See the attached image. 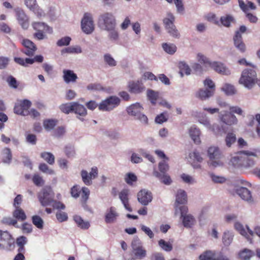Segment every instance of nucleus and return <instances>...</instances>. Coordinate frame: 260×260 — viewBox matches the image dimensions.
<instances>
[{"label": "nucleus", "instance_id": "52", "mask_svg": "<svg viewBox=\"0 0 260 260\" xmlns=\"http://www.w3.org/2000/svg\"><path fill=\"white\" fill-rule=\"evenodd\" d=\"M74 103L75 102H71L62 104L60 106V109L62 112L69 114L71 112H73Z\"/></svg>", "mask_w": 260, "mask_h": 260}, {"label": "nucleus", "instance_id": "2", "mask_svg": "<svg viewBox=\"0 0 260 260\" xmlns=\"http://www.w3.org/2000/svg\"><path fill=\"white\" fill-rule=\"evenodd\" d=\"M187 211L188 208L185 206H176L174 214L177 216L180 213L183 226L185 228H191L196 224L197 221L192 215L187 214Z\"/></svg>", "mask_w": 260, "mask_h": 260}, {"label": "nucleus", "instance_id": "46", "mask_svg": "<svg viewBox=\"0 0 260 260\" xmlns=\"http://www.w3.org/2000/svg\"><path fill=\"white\" fill-rule=\"evenodd\" d=\"M254 157L253 155H249L246 154H244V164H243V168L248 169L252 167L255 164V160L251 158V157ZM254 157H255L254 156Z\"/></svg>", "mask_w": 260, "mask_h": 260}, {"label": "nucleus", "instance_id": "24", "mask_svg": "<svg viewBox=\"0 0 260 260\" xmlns=\"http://www.w3.org/2000/svg\"><path fill=\"white\" fill-rule=\"evenodd\" d=\"M187 202V196L186 191L182 189L177 190L176 194L175 206H180ZM176 206H175V208Z\"/></svg>", "mask_w": 260, "mask_h": 260}, {"label": "nucleus", "instance_id": "36", "mask_svg": "<svg viewBox=\"0 0 260 260\" xmlns=\"http://www.w3.org/2000/svg\"><path fill=\"white\" fill-rule=\"evenodd\" d=\"M234 233L231 231H225L223 233L222 236V243L224 246H229L233 241Z\"/></svg>", "mask_w": 260, "mask_h": 260}, {"label": "nucleus", "instance_id": "11", "mask_svg": "<svg viewBox=\"0 0 260 260\" xmlns=\"http://www.w3.org/2000/svg\"><path fill=\"white\" fill-rule=\"evenodd\" d=\"M93 15L90 13H85L81 20V28L86 35L91 34L94 30Z\"/></svg>", "mask_w": 260, "mask_h": 260}, {"label": "nucleus", "instance_id": "19", "mask_svg": "<svg viewBox=\"0 0 260 260\" xmlns=\"http://www.w3.org/2000/svg\"><path fill=\"white\" fill-rule=\"evenodd\" d=\"M236 192L243 200L252 203L253 202V199L250 190L244 187H237L236 189Z\"/></svg>", "mask_w": 260, "mask_h": 260}, {"label": "nucleus", "instance_id": "35", "mask_svg": "<svg viewBox=\"0 0 260 260\" xmlns=\"http://www.w3.org/2000/svg\"><path fill=\"white\" fill-rule=\"evenodd\" d=\"M239 5L244 13L248 12L249 10H255L256 9V7L254 3L247 0L245 2L243 0H239Z\"/></svg>", "mask_w": 260, "mask_h": 260}, {"label": "nucleus", "instance_id": "58", "mask_svg": "<svg viewBox=\"0 0 260 260\" xmlns=\"http://www.w3.org/2000/svg\"><path fill=\"white\" fill-rule=\"evenodd\" d=\"M81 200L83 203H85L88 200L90 194V190L86 187H83L81 189Z\"/></svg>", "mask_w": 260, "mask_h": 260}, {"label": "nucleus", "instance_id": "15", "mask_svg": "<svg viewBox=\"0 0 260 260\" xmlns=\"http://www.w3.org/2000/svg\"><path fill=\"white\" fill-rule=\"evenodd\" d=\"M31 106V102L27 100H24L18 102L14 107L15 113L22 115H28V109Z\"/></svg>", "mask_w": 260, "mask_h": 260}, {"label": "nucleus", "instance_id": "40", "mask_svg": "<svg viewBox=\"0 0 260 260\" xmlns=\"http://www.w3.org/2000/svg\"><path fill=\"white\" fill-rule=\"evenodd\" d=\"M217 253L215 251L207 250L202 253L200 256V260H215Z\"/></svg>", "mask_w": 260, "mask_h": 260}, {"label": "nucleus", "instance_id": "21", "mask_svg": "<svg viewBox=\"0 0 260 260\" xmlns=\"http://www.w3.org/2000/svg\"><path fill=\"white\" fill-rule=\"evenodd\" d=\"M214 94V91L212 89L201 88L196 92L195 96L201 101H206L213 96Z\"/></svg>", "mask_w": 260, "mask_h": 260}, {"label": "nucleus", "instance_id": "22", "mask_svg": "<svg viewBox=\"0 0 260 260\" xmlns=\"http://www.w3.org/2000/svg\"><path fill=\"white\" fill-rule=\"evenodd\" d=\"M129 190L127 188L122 189L119 193V198L123 205L125 209L128 211H132V209L129 204L128 196Z\"/></svg>", "mask_w": 260, "mask_h": 260}, {"label": "nucleus", "instance_id": "7", "mask_svg": "<svg viewBox=\"0 0 260 260\" xmlns=\"http://www.w3.org/2000/svg\"><path fill=\"white\" fill-rule=\"evenodd\" d=\"M175 17L171 12H168L163 19V23L165 29L169 35L173 38L179 39L180 33L174 24Z\"/></svg>", "mask_w": 260, "mask_h": 260}, {"label": "nucleus", "instance_id": "53", "mask_svg": "<svg viewBox=\"0 0 260 260\" xmlns=\"http://www.w3.org/2000/svg\"><path fill=\"white\" fill-rule=\"evenodd\" d=\"M57 123V120L54 119H46L43 121V126L47 131H50L54 128Z\"/></svg>", "mask_w": 260, "mask_h": 260}, {"label": "nucleus", "instance_id": "9", "mask_svg": "<svg viewBox=\"0 0 260 260\" xmlns=\"http://www.w3.org/2000/svg\"><path fill=\"white\" fill-rule=\"evenodd\" d=\"M120 103V99L115 95L110 96L99 104V109L104 112H110L117 107Z\"/></svg>", "mask_w": 260, "mask_h": 260}, {"label": "nucleus", "instance_id": "59", "mask_svg": "<svg viewBox=\"0 0 260 260\" xmlns=\"http://www.w3.org/2000/svg\"><path fill=\"white\" fill-rule=\"evenodd\" d=\"M39 168L41 172L46 174L50 175L55 174L54 171L49 168L48 166L45 163L40 164Z\"/></svg>", "mask_w": 260, "mask_h": 260}, {"label": "nucleus", "instance_id": "28", "mask_svg": "<svg viewBox=\"0 0 260 260\" xmlns=\"http://www.w3.org/2000/svg\"><path fill=\"white\" fill-rule=\"evenodd\" d=\"M32 26L37 31H43L49 34L52 32V29L44 22H34L32 23Z\"/></svg>", "mask_w": 260, "mask_h": 260}, {"label": "nucleus", "instance_id": "26", "mask_svg": "<svg viewBox=\"0 0 260 260\" xmlns=\"http://www.w3.org/2000/svg\"><path fill=\"white\" fill-rule=\"evenodd\" d=\"M173 242L174 240L173 239H170L167 241L164 239H161L158 241V245L162 250L166 252H170L173 248Z\"/></svg>", "mask_w": 260, "mask_h": 260}, {"label": "nucleus", "instance_id": "64", "mask_svg": "<svg viewBox=\"0 0 260 260\" xmlns=\"http://www.w3.org/2000/svg\"><path fill=\"white\" fill-rule=\"evenodd\" d=\"M32 181L34 184L38 186H43L44 184L45 181L42 177L38 174H35L32 177Z\"/></svg>", "mask_w": 260, "mask_h": 260}, {"label": "nucleus", "instance_id": "30", "mask_svg": "<svg viewBox=\"0 0 260 260\" xmlns=\"http://www.w3.org/2000/svg\"><path fill=\"white\" fill-rule=\"evenodd\" d=\"M73 112L81 117H78L80 120L83 121V117L87 115V111L85 107L77 102H75Z\"/></svg>", "mask_w": 260, "mask_h": 260}, {"label": "nucleus", "instance_id": "48", "mask_svg": "<svg viewBox=\"0 0 260 260\" xmlns=\"http://www.w3.org/2000/svg\"><path fill=\"white\" fill-rule=\"evenodd\" d=\"M162 47L164 50L168 54H173L177 50V47L176 45L172 43H163Z\"/></svg>", "mask_w": 260, "mask_h": 260}, {"label": "nucleus", "instance_id": "41", "mask_svg": "<svg viewBox=\"0 0 260 260\" xmlns=\"http://www.w3.org/2000/svg\"><path fill=\"white\" fill-rule=\"evenodd\" d=\"M1 155L3 162L10 164L12 160L11 151L9 148H4L1 152Z\"/></svg>", "mask_w": 260, "mask_h": 260}, {"label": "nucleus", "instance_id": "17", "mask_svg": "<svg viewBox=\"0 0 260 260\" xmlns=\"http://www.w3.org/2000/svg\"><path fill=\"white\" fill-rule=\"evenodd\" d=\"M137 199L139 202L142 205L146 206L152 201V195L150 191L144 189L138 193Z\"/></svg>", "mask_w": 260, "mask_h": 260}, {"label": "nucleus", "instance_id": "38", "mask_svg": "<svg viewBox=\"0 0 260 260\" xmlns=\"http://www.w3.org/2000/svg\"><path fill=\"white\" fill-rule=\"evenodd\" d=\"M221 90L227 95H233L237 93V90L235 86L228 83L222 85Z\"/></svg>", "mask_w": 260, "mask_h": 260}, {"label": "nucleus", "instance_id": "62", "mask_svg": "<svg viewBox=\"0 0 260 260\" xmlns=\"http://www.w3.org/2000/svg\"><path fill=\"white\" fill-rule=\"evenodd\" d=\"M71 40V38L69 36L62 37L57 41L56 45L59 47L68 46L70 44Z\"/></svg>", "mask_w": 260, "mask_h": 260}, {"label": "nucleus", "instance_id": "49", "mask_svg": "<svg viewBox=\"0 0 260 260\" xmlns=\"http://www.w3.org/2000/svg\"><path fill=\"white\" fill-rule=\"evenodd\" d=\"M41 157L49 165H52L55 161V157L53 154L50 152H44L41 153Z\"/></svg>", "mask_w": 260, "mask_h": 260}, {"label": "nucleus", "instance_id": "54", "mask_svg": "<svg viewBox=\"0 0 260 260\" xmlns=\"http://www.w3.org/2000/svg\"><path fill=\"white\" fill-rule=\"evenodd\" d=\"M81 177L83 182L86 185L89 186L92 184V181L91 178H89L88 172L83 170L81 171Z\"/></svg>", "mask_w": 260, "mask_h": 260}, {"label": "nucleus", "instance_id": "23", "mask_svg": "<svg viewBox=\"0 0 260 260\" xmlns=\"http://www.w3.org/2000/svg\"><path fill=\"white\" fill-rule=\"evenodd\" d=\"M203 158L200 154L197 151H193L189 154V162L191 164L192 167L195 169L200 168L201 166L199 164H196V162H200L202 161Z\"/></svg>", "mask_w": 260, "mask_h": 260}, {"label": "nucleus", "instance_id": "18", "mask_svg": "<svg viewBox=\"0 0 260 260\" xmlns=\"http://www.w3.org/2000/svg\"><path fill=\"white\" fill-rule=\"evenodd\" d=\"M210 68L223 75L228 76L231 74L230 69L221 62L213 61Z\"/></svg>", "mask_w": 260, "mask_h": 260}, {"label": "nucleus", "instance_id": "31", "mask_svg": "<svg viewBox=\"0 0 260 260\" xmlns=\"http://www.w3.org/2000/svg\"><path fill=\"white\" fill-rule=\"evenodd\" d=\"M128 86L130 91L133 93H139L144 89L142 79H140L137 82H132L129 83Z\"/></svg>", "mask_w": 260, "mask_h": 260}, {"label": "nucleus", "instance_id": "55", "mask_svg": "<svg viewBox=\"0 0 260 260\" xmlns=\"http://www.w3.org/2000/svg\"><path fill=\"white\" fill-rule=\"evenodd\" d=\"M209 176L214 183L222 184L226 181V179L224 177L217 175L214 173H210Z\"/></svg>", "mask_w": 260, "mask_h": 260}, {"label": "nucleus", "instance_id": "44", "mask_svg": "<svg viewBox=\"0 0 260 260\" xmlns=\"http://www.w3.org/2000/svg\"><path fill=\"white\" fill-rule=\"evenodd\" d=\"M33 224L38 229L42 230L44 228V222L43 219L39 215H33L31 217Z\"/></svg>", "mask_w": 260, "mask_h": 260}, {"label": "nucleus", "instance_id": "8", "mask_svg": "<svg viewBox=\"0 0 260 260\" xmlns=\"http://www.w3.org/2000/svg\"><path fill=\"white\" fill-rule=\"evenodd\" d=\"M198 122L205 127L208 131L213 133L216 136L221 135L224 133L223 126L216 122L212 123L207 116L199 118Z\"/></svg>", "mask_w": 260, "mask_h": 260}, {"label": "nucleus", "instance_id": "51", "mask_svg": "<svg viewBox=\"0 0 260 260\" xmlns=\"http://www.w3.org/2000/svg\"><path fill=\"white\" fill-rule=\"evenodd\" d=\"M13 216L15 218L21 221H24L26 219L25 212L20 208H15L13 212Z\"/></svg>", "mask_w": 260, "mask_h": 260}, {"label": "nucleus", "instance_id": "13", "mask_svg": "<svg viewBox=\"0 0 260 260\" xmlns=\"http://www.w3.org/2000/svg\"><path fill=\"white\" fill-rule=\"evenodd\" d=\"M16 19L24 29H27L29 26V19L28 16L25 14L23 10L20 8H16L14 9Z\"/></svg>", "mask_w": 260, "mask_h": 260}, {"label": "nucleus", "instance_id": "43", "mask_svg": "<svg viewBox=\"0 0 260 260\" xmlns=\"http://www.w3.org/2000/svg\"><path fill=\"white\" fill-rule=\"evenodd\" d=\"M82 52L81 48L78 45L72 46L61 50V53L79 54Z\"/></svg>", "mask_w": 260, "mask_h": 260}, {"label": "nucleus", "instance_id": "42", "mask_svg": "<svg viewBox=\"0 0 260 260\" xmlns=\"http://www.w3.org/2000/svg\"><path fill=\"white\" fill-rule=\"evenodd\" d=\"M103 60L104 63L110 67H114L117 65V61L114 59L113 56L106 53L103 55Z\"/></svg>", "mask_w": 260, "mask_h": 260}, {"label": "nucleus", "instance_id": "10", "mask_svg": "<svg viewBox=\"0 0 260 260\" xmlns=\"http://www.w3.org/2000/svg\"><path fill=\"white\" fill-rule=\"evenodd\" d=\"M208 156L210 159L208 161L210 166L216 168L223 165V162L220 160L221 153L218 147H210L208 150Z\"/></svg>", "mask_w": 260, "mask_h": 260}, {"label": "nucleus", "instance_id": "20", "mask_svg": "<svg viewBox=\"0 0 260 260\" xmlns=\"http://www.w3.org/2000/svg\"><path fill=\"white\" fill-rule=\"evenodd\" d=\"M22 45L25 48L23 52L27 56H32L37 50V47L32 42L28 39H23Z\"/></svg>", "mask_w": 260, "mask_h": 260}, {"label": "nucleus", "instance_id": "33", "mask_svg": "<svg viewBox=\"0 0 260 260\" xmlns=\"http://www.w3.org/2000/svg\"><path fill=\"white\" fill-rule=\"evenodd\" d=\"M143 110L142 106L139 103H136L127 107L126 111L129 115L136 117L141 113Z\"/></svg>", "mask_w": 260, "mask_h": 260}, {"label": "nucleus", "instance_id": "37", "mask_svg": "<svg viewBox=\"0 0 260 260\" xmlns=\"http://www.w3.org/2000/svg\"><path fill=\"white\" fill-rule=\"evenodd\" d=\"M189 134L191 138L195 143L200 144L201 143L200 138L201 132L196 126H192L190 128Z\"/></svg>", "mask_w": 260, "mask_h": 260}, {"label": "nucleus", "instance_id": "27", "mask_svg": "<svg viewBox=\"0 0 260 260\" xmlns=\"http://www.w3.org/2000/svg\"><path fill=\"white\" fill-rule=\"evenodd\" d=\"M235 47L241 52L244 53L246 51V46L242 40V37H240L238 33L235 35L233 37Z\"/></svg>", "mask_w": 260, "mask_h": 260}, {"label": "nucleus", "instance_id": "14", "mask_svg": "<svg viewBox=\"0 0 260 260\" xmlns=\"http://www.w3.org/2000/svg\"><path fill=\"white\" fill-rule=\"evenodd\" d=\"M218 117L220 122L229 126L236 125L238 123L236 116L228 111L220 112Z\"/></svg>", "mask_w": 260, "mask_h": 260}, {"label": "nucleus", "instance_id": "34", "mask_svg": "<svg viewBox=\"0 0 260 260\" xmlns=\"http://www.w3.org/2000/svg\"><path fill=\"white\" fill-rule=\"evenodd\" d=\"M73 219L77 226L82 230H87L90 224L88 221L84 220L80 216L76 215L73 216Z\"/></svg>", "mask_w": 260, "mask_h": 260}, {"label": "nucleus", "instance_id": "12", "mask_svg": "<svg viewBox=\"0 0 260 260\" xmlns=\"http://www.w3.org/2000/svg\"><path fill=\"white\" fill-rule=\"evenodd\" d=\"M38 197L41 204L47 206L53 202L54 193L51 187L46 186L38 193Z\"/></svg>", "mask_w": 260, "mask_h": 260}, {"label": "nucleus", "instance_id": "6", "mask_svg": "<svg viewBox=\"0 0 260 260\" xmlns=\"http://www.w3.org/2000/svg\"><path fill=\"white\" fill-rule=\"evenodd\" d=\"M98 24L103 30H112L113 28H115L116 25L115 17L112 13L105 12L100 15Z\"/></svg>", "mask_w": 260, "mask_h": 260}, {"label": "nucleus", "instance_id": "32", "mask_svg": "<svg viewBox=\"0 0 260 260\" xmlns=\"http://www.w3.org/2000/svg\"><path fill=\"white\" fill-rule=\"evenodd\" d=\"M220 24L225 27H230L232 24L236 23V19L231 14L222 16L220 18Z\"/></svg>", "mask_w": 260, "mask_h": 260}, {"label": "nucleus", "instance_id": "5", "mask_svg": "<svg viewBox=\"0 0 260 260\" xmlns=\"http://www.w3.org/2000/svg\"><path fill=\"white\" fill-rule=\"evenodd\" d=\"M244 154L258 157H260V149L257 148L252 150H244L238 152L231 158L230 161L231 164L235 168H243L245 159Z\"/></svg>", "mask_w": 260, "mask_h": 260}, {"label": "nucleus", "instance_id": "29", "mask_svg": "<svg viewBox=\"0 0 260 260\" xmlns=\"http://www.w3.org/2000/svg\"><path fill=\"white\" fill-rule=\"evenodd\" d=\"M77 78V75L73 71L70 70H64L63 71V79L66 83L75 82Z\"/></svg>", "mask_w": 260, "mask_h": 260}, {"label": "nucleus", "instance_id": "4", "mask_svg": "<svg viewBox=\"0 0 260 260\" xmlns=\"http://www.w3.org/2000/svg\"><path fill=\"white\" fill-rule=\"evenodd\" d=\"M235 229L240 235L244 237L251 244L253 243V236L255 233L260 238V226H256L254 229V231L246 225L244 226L241 223L236 222L234 224Z\"/></svg>", "mask_w": 260, "mask_h": 260}, {"label": "nucleus", "instance_id": "50", "mask_svg": "<svg viewBox=\"0 0 260 260\" xmlns=\"http://www.w3.org/2000/svg\"><path fill=\"white\" fill-rule=\"evenodd\" d=\"M180 74L182 77L184 74L189 75L190 74L191 70L187 64L185 62H180L179 64Z\"/></svg>", "mask_w": 260, "mask_h": 260}, {"label": "nucleus", "instance_id": "25", "mask_svg": "<svg viewBox=\"0 0 260 260\" xmlns=\"http://www.w3.org/2000/svg\"><path fill=\"white\" fill-rule=\"evenodd\" d=\"M197 60L204 67L208 70L210 68L213 61H211L205 55L201 52H199L196 55Z\"/></svg>", "mask_w": 260, "mask_h": 260}, {"label": "nucleus", "instance_id": "1", "mask_svg": "<svg viewBox=\"0 0 260 260\" xmlns=\"http://www.w3.org/2000/svg\"><path fill=\"white\" fill-rule=\"evenodd\" d=\"M256 81V73L254 68L244 70L239 79V83L248 89H251Z\"/></svg>", "mask_w": 260, "mask_h": 260}, {"label": "nucleus", "instance_id": "57", "mask_svg": "<svg viewBox=\"0 0 260 260\" xmlns=\"http://www.w3.org/2000/svg\"><path fill=\"white\" fill-rule=\"evenodd\" d=\"M124 180L128 185H132L133 182L137 181V177L134 173L130 172L125 174Z\"/></svg>", "mask_w": 260, "mask_h": 260}, {"label": "nucleus", "instance_id": "56", "mask_svg": "<svg viewBox=\"0 0 260 260\" xmlns=\"http://www.w3.org/2000/svg\"><path fill=\"white\" fill-rule=\"evenodd\" d=\"M236 140L235 134L233 133H228L225 139L226 145L229 147H231L236 142Z\"/></svg>", "mask_w": 260, "mask_h": 260}, {"label": "nucleus", "instance_id": "63", "mask_svg": "<svg viewBox=\"0 0 260 260\" xmlns=\"http://www.w3.org/2000/svg\"><path fill=\"white\" fill-rule=\"evenodd\" d=\"M56 217L59 222H64L68 220V215L65 212L58 211L56 213Z\"/></svg>", "mask_w": 260, "mask_h": 260}, {"label": "nucleus", "instance_id": "61", "mask_svg": "<svg viewBox=\"0 0 260 260\" xmlns=\"http://www.w3.org/2000/svg\"><path fill=\"white\" fill-rule=\"evenodd\" d=\"M147 96L151 103L154 105L156 104V100L158 97V93L152 90H148L147 91Z\"/></svg>", "mask_w": 260, "mask_h": 260}, {"label": "nucleus", "instance_id": "3", "mask_svg": "<svg viewBox=\"0 0 260 260\" xmlns=\"http://www.w3.org/2000/svg\"><path fill=\"white\" fill-rule=\"evenodd\" d=\"M131 247L134 257L127 260H142L147 256V250L143 246L142 242L138 237H135L132 240Z\"/></svg>", "mask_w": 260, "mask_h": 260}, {"label": "nucleus", "instance_id": "39", "mask_svg": "<svg viewBox=\"0 0 260 260\" xmlns=\"http://www.w3.org/2000/svg\"><path fill=\"white\" fill-rule=\"evenodd\" d=\"M254 252L249 249L244 248L239 251L238 253L239 257L241 260H250L254 255Z\"/></svg>", "mask_w": 260, "mask_h": 260}, {"label": "nucleus", "instance_id": "60", "mask_svg": "<svg viewBox=\"0 0 260 260\" xmlns=\"http://www.w3.org/2000/svg\"><path fill=\"white\" fill-rule=\"evenodd\" d=\"M87 89L91 91L104 90V88L99 83H90L87 86Z\"/></svg>", "mask_w": 260, "mask_h": 260}, {"label": "nucleus", "instance_id": "16", "mask_svg": "<svg viewBox=\"0 0 260 260\" xmlns=\"http://www.w3.org/2000/svg\"><path fill=\"white\" fill-rule=\"evenodd\" d=\"M119 216L117 209L111 206L107 209L105 214V221L106 223L111 224L116 222Z\"/></svg>", "mask_w": 260, "mask_h": 260}, {"label": "nucleus", "instance_id": "47", "mask_svg": "<svg viewBox=\"0 0 260 260\" xmlns=\"http://www.w3.org/2000/svg\"><path fill=\"white\" fill-rule=\"evenodd\" d=\"M27 238L23 236H20L16 239V244L19 247L18 252H24L25 251L24 245L27 243Z\"/></svg>", "mask_w": 260, "mask_h": 260}, {"label": "nucleus", "instance_id": "45", "mask_svg": "<svg viewBox=\"0 0 260 260\" xmlns=\"http://www.w3.org/2000/svg\"><path fill=\"white\" fill-rule=\"evenodd\" d=\"M180 178L184 183L188 185H193L197 182V180L193 176L185 173L181 174Z\"/></svg>", "mask_w": 260, "mask_h": 260}]
</instances>
